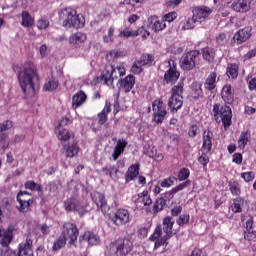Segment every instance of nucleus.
<instances>
[{
	"mask_svg": "<svg viewBox=\"0 0 256 256\" xmlns=\"http://www.w3.org/2000/svg\"><path fill=\"white\" fill-rule=\"evenodd\" d=\"M217 72H211L204 82V89L213 92L217 87Z\"/></svg>",
	"mask_w": 256,
	"mask_h": 256,
	"instance_id": "20",
	"label": "nucleus"
},
{
	"mask_svg": "<svg viewBox=\"0 0 256 256\" xmlns=\"http://www.w3.org/2000/svg\"><path fill=\"white\" fill-rule=\"evenodd\" d=\"M59 87V81L51 78L44 84V91H55Z\"/></svg>",
	"mask_w": 256,
	"mask_h": 256,
	"instance_id": "43",
	"label": "nucleus"
},
{
	"mask_svg": "<svg viewBox=\"0 0 256 256\" xmlns=\"http://www.w3.org/2000/svg\"><path fill=\"white\" fill-rule=\"evenodd\" d=\"M226 75L230 79H237V77H239V65L235 63L228 64Z\"/></svg>",
	"mask_w": 256,
	"mask_h": 256,
	"instance_id": "31",
	"label": "nucleus"
},
{
	"mask_svg": "<svg viewBox=\"0 0 256 256\" xmlns=\"http://www.w3.org/2000/svg\"><path fill=\"white\" fill-rule=\"evenodd\" d=\"M185 83L180 81L171 89V96L168 99V107L171 113H177L183 107V91Z\"/></svg>",
	"mask_w": 256,
	"mask_h": 256,
	"instance_id": "6",
	"label": "nucleus"
},
{
	"mask_svg": "<svg viewBox=\"0 0 256 256\" xmlns=\"http://www.w3.org/2000/svg\"><path fill=\"white\" fill-rule=\"evenodd\" d=\"M6 139L7 135H5V133H0V155H3V153H5V149L8 147Z\"/></svg>",
	"mask_w": 256,
	"mask_h": 256,
	"instance_id": "48",
	"label": "nucleus"
},
{
	"mask_svg": "<svg viewBox=\"0 0 256 256\" xmlns=\"http://www.w3.org/2000/svg\"><path fill=\"white\" fill-rule=\"evenodd\" d=\"M148 21L151 22L152 29H153V31H155V33L159 32V31H163V29H165V27H167V24L165 23V21L159 20L156 16H151L148 19Z\"/></svg>",
	"mask_w": 256,
	"mask_h": 256,
	"instance_id": "23",
	"label": "nucleus"
},
{
	"mask_svg": "<svg viewBox=\"0 0 256 256\" xmlns=\"http://www.w3.org/2000/svg\"><path fill=\"white\" fill-rule=\"evenodd\" d=\"M87 41V34L83 32H76L69 37V43L71 45H81Z\"/></svg>",
	"mask_w": 256,
	"mask_h": 256,
	"instance_id": "22",
	"label": "nucleus"
},
{
	"mask_svg": "<svg viewBox=\"0 0 256 256\" xmlns=\"http://www.w3.org/2000/svg\"><path fill=\"white\" fill-rule=\"evenodd\" d=\"M79 201L75 198H69L64 202V209L65 211L71 212V211H76L77 209V204Z\"/></svg>",
	"mask_w": 256,
	"mask_h": 256,
	"instance_id": "39",
	"label": "nucleus"
},
{
	"mask_svg": "<svg viewBox=\"0 0 256 256\" xmlns=\"http://www.w3.org/2000/svg\"><path fill=\"white\" fill-rule=\"evenodd\" d=\"M0 255L1 256H9L11 255V249L9 246H2V249H0Z\"/></svg>",
	"mask_w": 256,
	"mask_h": 256,
	"instance_id": "64",
	"label": "nucleus"
},
{
	"mask_svg": "<svg viewBox=\"0 0 256 256\" xmlns=\"http://www.w3.org/2000/svg\"><path fill=\"white\" fill-rule=\"evenodd\" d=\"M110 71L106 70V72L102 75V79H103L104 83L108 86L113 85V72L115 71V69H113V67H111Z\"/></svg>",
	"mask_w": 256,
	"mask_h": 256,
	"instance_id": "42",
	"label": "nucleus"
},
{
	"mask_svg": "<svg viewBox=\"0 0 256 256\" xmlns=\"http://www.w3.org/2000/svg\"><path fill=\"white\" fill-rule=\"evenodd\" d=\"M152 111H153V121L158 125L165 121V117L167 116V108L163 103V99H156L152 103Z\"/></svg>",
	"mask_w": 256,
	"mask_h": 256,
	"instance_id": "9",
	"label": "nucleus"
},
{
	"mask_svg": "<svg viewBox=\"0 0 256 256\" xmlns=\"http://www.w3.org/2000/svg\"><path fill=\"white\" fill-rule=\"evenodd\" d=\"M92 201L97 205L98 209L101 210L103 215L107 214L109 211V205L107 204V200L105 199V195L99 192H94L92 195Z\"/></svg>",
	"mask_w": 256,
	"mask_h": 256,
	"instance_id": "15",
	"label": "nucleus"
},
{
	"mask_svg": "<svg viewBox=\"0 0 256 256\" xmlns=\"http://www.w3.org/2000/svg\"><path fill=\"white\" fill-rule=\"evenodd\" d=\"M231 8L236 13H247L251 11V3L249 2V0L234 1L231 5Z\"/></svg>",
	"mask_w": 256,
	"mask_h": 256,
	"instance_id": "17",
	"label": "nucleus"
},
{
	"mask_svg": "<svg viewBox=\"0 0 256 256\" xmlns=\"http://www.w3.org/2000/svg\"><path fill=\"white\" fill-rule=\"evenodd\" d=\"M132 201L136 206V209H143L144 207H149L152 205L153 200L151 199V195H149L148 190H144L134 196H132Z\"/></svg>",
	"mask_w": 256,
	"mask_h": 256,
	"instance_id": "13",
	"label": "nucleus"
},
{
	"mask_svg": "<svg viewBox=\"0 0 256 256\" xmlns=\"http://www.w3.org/2000/svg\"><path fill=\"white\" fill-rule=\"evenodd\" d=\"M189 185H191V180H187L184 183L179 184L170 191L165 192L164 196L157 198L152 207L153 214L157 215V213H161V211L167 207V203H169V201L175 197V193L183 191V189H185V187H189Z\"/></svg>",
	"mask_w": 256,
	"mask_h": 256,
	"instance_id": "3",
	"label": "nucleus"
},
{
	"mask_svg": "<svg viewBox=\"0 0 256 256\" xmlns=\"http://www.w3.org/2000/svg\"><path fill=\"white\" fill-rule=\"evenodd\" d=\"M114 33H115V29L109 28L108 35L103 37L104 43H112Z\"/></svg>",
	"mask_w": 256,
	"mask_h": 256,
	"instance_id": "56",
	"label": "nucleus"
},
{
	"mask_svg": "<svg viewBox=\"0 0 256 256\" xmlns=\"http://www.w3.org/2000/svg\"><path fill=\"white\" fill-rule=\"evenodd\" d=\"M173 225H175V221L171 216H166L162 220V225L158 224L150 236V241H155V249H159V247L163 245H169L167 241L173 237Z\"/></svg>",
	"mask_w": 256,
	"mask_h": 256,
	"instance_id": "2",
	"label": "nucleus"
},
{
	"mask_svg": "<svg viewBox=\"0 0 256 256\" xmlns=\"http://www.w3.org/2000/svg\"><path fill=\"white\" fill-rule=\"evenodd\" d=\"M1 237L2 239L0 240V245H2V247H9L11 241H13V229L9 227L2 233Z\"/></svg>",
	"mask_w": 256,
	"mask_h": 256,
	"instance_id": "26",
	"label": "nucleus"
},
{
	"mask_svg": "<svg viewBox=\"0 0 256 256\" xmlns=\"http://www.w3.org/2000/svg\"><path fill=\"white\" fill-rule=\"evenodd\" d=\"M190 219L191 216H189V214H181L176 220V223L179 227H184V225H189Z\"/></svg>",
	"mask_w": 256,
	"mask_h": 256,
	"instance_id": "46",
	"label": "nucleus"
},
{
	"mask_svg": "<svg viewBox=\"0 0 256 256\" xmlns=\"http://www.w3.org/2000/svg\"><path fill=\"white\" fill-rule=\"evenodd\" d=\"M251 31H253V29L249 26L239 29L231 39L232 47H234V45H243V43H247V41L251 39Z\"/></svg>",
	"mask_w": 256,
	"mask_h": 256,
	"instance_id": "11",
	"label": "nucleus"
},
{
	"mask_svg": "<svg viewBox=\"0 0 256 256\" xmlns=\"http://www.w3.org/2000/svg\"><path fill=\"white\" fill-rule=\"evenodd\" d=\"M221 97L225 103L231 105L235 99V91L231 85L227 84L222 88Z\"/></svg>",
	"mask_w": 256,
	"mask_h": 256,
	"instance_id": "18",
	"label": "nucleus"
},
{
	"mask_svg": "<svg viewBox=\"0 0 256 256\" xmlns=\"http://www.w3.org/2000/svg\"><path fill=\"white\" fill-rule=\"evenodd\" d=\"M201 53L204 61H207V63H213V61H215L217 55L215 48L206 46L201 49Z\"/></svg>",
	"mask_w": 256,
	"mask_h": 256,
	"instance_id": "21",
	"label": "nucleus"
},
{
	"mask_svg": "<svg viewBox=\"0 0 256 256\" xmlns=\"http://www.w3.org/2000/svg\"><path fill=\"white\" fill-rule=\"evenodd\" d=\"M202 85L198 82H194L192 84V96L193 99H202L203 97V88H201Z\"/></svg>",
	"mask_w": 256,
	"mask_h": 256,
	"instance_id": "38",
	"label": "nucleus"
},
{
	"mask_svg": "<svg viewBox=\"0 0 256 256\" xmlns=\"http://www.w3.org/2000/svg\"><path fill=\"white\" fill-rule=\"evenodd\" d=\"M244 205H245V199L241 197L235 198L232 204L233 213H242Z\"/></svg>",
	"mask_w": 256,
	"mask_h": 256,
	"instance_id": "36",
	"label": "nucleus"
},
{
	"mask_svg": "<svg viewBox=\"0 0 256 256\" xmlns=\"http://www.w3.org/2000/svg\"><path fill=\"white\" fill-rule=\"evenodd\" d=\"M11 127H13V122H11L10 120H6L5 122H3V124H0V133L11 129Z\"/></svg>",
	"mask_w": 256,
	"mask_h": 256,
	"instance_id": "59",
	"label": "nucleus"
},
{
	"mask_svg": "<svg viewBox=\"0 0 256 256\" xmlns=\"http://www.w3.org/2000/svg\"><path fill=\"white\" fill-rule=\"evenodd\" d=\"M137 61L142 67H151L153 61H155V57L152 54H142Z\"/></svg>",
	"mask_w": 256,
	"mask_h": 256,
	"instance_id": "33",
	"label": "nucleus"
},
{
	"mask_svg": "<svg viewBox=\"0 0 256 256\" xmlns=\"http://www.w3.org/2000/svg\"><path fill=\"white\" fill-rule=\"evenodd\" d=\"M211 13H213V10L207 6H197L192 10L193 17L199 24L205 23Z\"/></svg>",
	"mask_w": 256,
	"mask_h": 256,
	"instance_id": "14",
	"label": "nucleus"
},
{
	"mask_svg": "<svg viewBox=\"0 0 256 256\" xmlns=\"http://www.w3.org/2000/svg\"><path fill=\"white\" fill-rule=\"evenodd\" d=\"M241 177L246 183H251V181H253V179H255V172H253V171L244 172L241 174Z\"/></svg>",
	"mask_w": 256,
	"mask_h": 256,
	"instance_id": "52",
	"label": "nucleus"
},
{
	"mask_svg": "<svg viewBox=\"0 0 256 256\" xmlns=\"http://www.w3.org/2000/svg\"><path fill=\"white\" fill-rule=\"evenodd\" d=\"M31 205H33L31 198L28 200L19 198V206H17V209L20 213H28V211H31Z\"/></svg>",
	"mask_w": 256,
	"mask_h": 256,
	"instance_id": "29",
	"label": "nucleus"
},
{
	"mask_svg": "<svg viewBox=\"0 0 256 256\" xmlns=\"http://www.w3.org/2000/svg\"><path fill=\"white\" fill-rule=\"evenodd\" d=\"M83 241H87L89 245H99L100 238L93 232H85L82 236Z\"/></svg>",
	"mask_w": 256,
	"mask_h": 256,
	"instance_id": "30",
	"label": "nucleus"
},
{
	"mask_svg": "<svg viewBox=\"0 0 256 256\" xmlns=\"http://www.w3.org/2000/svg\"><path fill=\"white\" fill-rule=\"evenodd\" d=\"M130 71L134 75H141L143 73V65L138 60H135Z\"/></svg>",
	"mask_w": 256,
	"mask_h": 256,
	"instance_id": "45",
	"label": "nucleus"
},
{
	"mask_svg": "<svg viewBox=\"0 0 256 256\" xmlns=\"http://www.w3.org/2000/svg\"><path fill=\"white\" fill-rule=\"evenodd\" d=\"M137 19H139V16L136 14H132L129 17V23H130L129 37H137L138 35H140V33H143V27H139L138 29L133 30V23H135Z\"/></svg>",
	"mask_w": 256,
	"mask_h": 256,
	"instance_id": "28",
	"label": "nucleus"
},
{
	"mask_svg": "<svg viewBox=\"0 0 256 256\" xmlns=\"http://www.w3.org/2000/svg\"><path fill=\"white\" fill-rule=\"evenodd\" d=\"M78 235H79V230H77V225L70 222H66L63 225L62 236L64 240L68 241L69 245H73V243L77 241Z\"/></svg>",
	"mask_w": 256,
	"mask_h": 256,
	"instance_id": "12",
	"label": "nucleus"
},
{
	"mask_svg": "<svg viewBox=\"0 0 256 256\" xmlns=\"http://www.w3.org/2000/svg\"><path fill=\"white\" fill-rule=\"evenodd\" d=\"M214 121L216 123H222L224 129H229V126L233 124V111L230 106L216 103L212 109Z\"/></svg>",
	"mask_w": 256,
	"mask_h": 256,
	"instance_id": "4",
	"label": "nucleus"
},
{
	"mask_svg": "<svg viewBox=\"0 0 256 256\" xmlns=\"http://www.w3.org/2000/svg\"><path fill=\"white\" fill-rule=\"evenodd\" d=\"M200 56L201 51L199 50H190L184 53L180 58L181 69H183V71H193Z\"/></svg>",
	"mask_w": 256,
	"mask_h": 256,
	"instance_id": "8",
	"label": "nucleus"
},
{
	"mask_svg": "<svg viewBox=\"0 0 256 256\" xmlns=\"http://www.w3.org/2000/svg\"><path fill=\"white\" fill-rule=\"evenodd\" d=\"M177 19V12H169L168 14L164 15L162 21H167L168 23H173Z\"/></svg>",
	"mask_w": 256,
	"mask_h": 256,
	"instance_id": "53",
	"label": "nucleus"
},
{
	"mask_svg": "<svg viewBox=\"0 0 256 256\" xmlns=\"http://www.w3.org/2000/svg\"><path fill=\"white\" fill-rule=\"evenodd\" d=\"M228 187H229L230 193L234 197H239V195H241V186H239V182H237L235 180H230L228 182Z\"/></svg>",
	"mask_w": 256,
	"mask_h": 256,
	"instance_id": "35",
	"label": "nucleus"
},
{
	"mask_svg": "<svg viewBox=\"0 0 256 256\" xmlns=\"http://www.w3.org/2000/svg\"><path fill=\"white\" fill-rule=\"evenodd\" d=\"M196 23H199V22H197V21L195 20V16H192V18H187V19L184 21L183 25H182V29H183L184 31H187V30H189V29H194Z\"/></svg>",
	"mask_w": 256,
	"mask_h": 256,
	"instance_id": "44",
	"label": "nucleus"
},
{
	"mask_svg": "<svg viewBox=\"0 0 256 256\" xmlns=\"http://www.w3.org/2000/svg\"><path fill=\"white\" fill-rule=\"evenodd\" d=\"M202 155L198 158V162L203 167H207L209 165V156L208 153H211V149H213V132L211 130H204L202 134Z\"/></svg>",
	"mask_w": 256,
	"mask_h": 256,
	"instance_id": "7",
	"label": "nucleus"
},
{
	"mask_svg": "<svg viewBox=\"0 0 256 256\" xmlns=\"http://www.w3.org/2000/svg\"><path fill=\"white\" fill-rule=\"evenodd\" d=\"M57 129H58L57 137L62 143L69 141V139L73 137V134L69 132V130L65 128H57Z\"/></svg>",
	"mask_w": 256,
	"mask_h": 256,
	"instance_id": "37",
	"label": "nucleus"
},
{
	"mask_svg": "<svg viewBox=\"0 0 256 256\" xmlns=\"http://www.w3.org/2000/svg\"><path fill=\"white\" fill-rule=\"evenodd\" d=\"M111 113V102L106 101L104 109L98 114L99 125H105L107 123V115Z\"/></svg>",
	"mask_w": 256,
	"mask_h": 256,
	"instance_id": "25",
	"label": "nucleus"
},
{
	"mask_svg": "<svg viewBox=\"0 0 256 256\" xmlns=\"http://www.w3.org/2000/svg\"><path fill=\"white\" fill-rule=\"evenodd\" d=\"M59 19L62 22V25L66 29H81L85 25V20H81L77 12L72 8H65L59 12Z\"/></svg>",
	"mask_w": 256,
	"mask_h": 256,
	"instance_id": "5",
	"label": "nucleus"
},
{
	"mask_svg": "<svg viewBox=\"0 0 256 256\" xmlns=\"http://www.w3.org/2000/svg\"><path fill=\"white\" fill-rule=\"evenodd\" d=\"M38 29H47L49 27V20L47 19H40L37 21Z\"/></svg>",
	"mask_w": 256,
	"mask_h": 256,
	"instance_id": "62",
	"label": "nucleus"
},
{
	"mask_svg": "<svg viewBox=\"0 0 256 256\" xmlns=\"http://www.w3.org/2000/svg\"><path fill=\"white\" fill-rule=\"evenodd\" d=\"M175 179H176L175 177L165 178L164 180L159 182V185L160 187H163V188L172 187L173 183H175Z\"/></svg>",
	"mask_w": 256,
	"mask_h": 256,
	"instance_id": "49",
	"label": "nucleus"
},
{
	"mask_svg": "<svg viewBox=\"0 0 256 256\" xmlns=\"http://www.w3.org/2000/svg\"><path fill=\"white\" fill-rule=\"evenodd\" d=\"M125 147H127V141L118 140L117 144L114 148V152L112 153V158L114 161H117L119 157L121 156V153L125 151Z\"/></svg>",
	"mask_w": 256,
	"mask_h": 256,
	"instance_id": "27",
	"label": "nucleus"
},
{
	"mask_svg": "<svg viewBox=\"0 0 256 256\" xmlns=\"http://www.w3.org/2000/svg\"><path fill=\"white\" fill-rule=\"evenodd\" d=\"M233 163H236V165H241L243 163V154L242 153H235L232 156Z\"/></svg>",
	"mask_w": 256,
	"mask_h": 256,
	"instance_id": "58",
	"label": "nucleus"
},
{
	"mask_svg": "<svg viewBox=\"0 0 256 256\" xmlns=\"http://www.w3.org/2000/svg\"><path fill=\"white\" fill-rule=\"evenodd\" d=\"M199 134V126L197 124L192 125L188 130L189 137H197Z\"/></svg>",
	"mask_w": 256,
	"mask_h": 256,
	"instance_id": "55",
	"label": "nucleus"
},
{
	"mask_svg": "<svg viewBox=\"0 0 256 256\" xmlns=\"http://www.w3.org/2000/svg\"><path fill=\"white\" fill-rule=\"evenodd\" d=\"M33 241L26 240L24 244L18 247L17 256H33Z\"/></svg>",
	"mask_w": 256,
	"mask_h": 256,
	"instance_id": "19",
	"label": "nucleus"
},
{
	"mask_svg": "<svg viewBox=\"0 0 256 256\" xmlns=\"http://www.w3.org/2000/svg\"><path fill=\"white\" fill-rule=\"evenodd\" d=\"M141 165L139 163L137 164H132L129 167V179L130 181H134V179H137L139 177V170H140Z\"/></svg>",
	"mask_w": 256,
	"mask_h": 256,
	"instance_id": "40",
	"label": "nucleus"
},
{
	"mask_svg": "<svg viewBox=\"0 0 256 256\" xmlns=\"http://www.w3.org/2000/svg\"><path fill=\"white\" fill-rule=\"evenodd\" d=\"M119 57V52L117 50H112L106 55L107 61H115Z\"/></svg>",
	"mask_w": 256,
	"mask_h": 256,
	"instance_id": "61",
	"label": "nucleus"
},
{
	"mask_svg": "<svg viewBox=\"0 0 256 256\" xmlns=\"http://www.w3.org/2000/svg\"><path fill=\"white\" fill-rule=\"evenodd\" d=\"M19 199H24V201H29V199H31V194H29V192L27 191H20L17 195V201L19 203Z\"/></svg>",
	"mask_w": 256,
	"mask_h": 256,
	"instance_id": "60",
	"label": "nucleus"
},
{
	"mask_svg": "<svg viewBox=\"0 0 256 256\" xmlns=\"http://www.w3.org/2000/svg\"><path fill=\"white\" fill-rule=\"evenodd\" d=\"M169 69L164 74V82L166 85H175L177 81H179V77H181V72L177 70V64L175 61H168Z\"/></svg>",
	"mask_w": 256,
	"mask_h": 256,
	"instance_id": "10",
	"label": "nucleus"
},
{
	"mask_svg": "<svg viewBox=\"0 0 256 256\" xmlns=\"http://www.w3.org/2000/svg\"><path fill=\"white\" fill-rule=\"evenodd\" d=\"M182 211H183V206L176 205L171 209V215H172V217H178V215H181Z\"/></svg>",
	"mask_w": 256,
	"mask_h": 256,
	"instance_id": "57",
	"label": "nucleus"
},
{
	"mask_svg": "<svg viewBox=\"0 0 256 256\" xmlns=\"http://www.w3.org/2000/svg\"><path fill=\"white\" fill-rule=\"evenodd\" d=\"M119 91L122 93H129V76H126L124 79L118 81Z\"/></svg>",
	"mask_w": 256,
	"mask_h": 256,
	"instance_id": "41",
	"label": "nucleus"
},
{
	"mask_svg": "<svg viewBox=\"0 0 256 256\" xmlns=\"http://www.w3.org/2000/svg\"><path fill=\"white\" fill-rule=\"evenodd\" d=\"M66 157L73 158L79 153V146L76 143L64 145L63 147Z\"/></svg>",
	"mask_w": 256,
	"mask_h": 256,
	"instance_id": "32",
	"label": "nucleus"
},
{
	"mask_svg": "<svg viewBox=\"0 0 256 256\" xmlns=\"http://www.w3.org/2000/svg\"><path fill=\"white\" fill-rule=\"evenodd\" d=\"M65 243H67V240L64 238H58V240L56 242H54L53 245V251H59V249H63V247H65Z\"/></svg>",
	"mask_w": 256,
	"mask_h": 256,
	"instance_id": "50",
	"label": "nucleus"
},
{
	"mask_svg": "<svg viewBox=\"0 0 256 256\" xmlns=\"http://www.w3.org/2000/svg\"><path fill=\"white\" fill-rule=\"evenodd\" d=\"M114 225H125L129 222V211L125 209H119L114 217L111 218Z\"/></svg>",
	"mask_w": 256,
	"mask_h": 256,
	"instance_id": "16",
	"label": "nucleus"
},
{
	"mask_svg": "<svg viewBox=\"0 0 256 256\" xmlns=\"http://www.w3.org/2000/svg\"><path fill=\"white\" fill-rule=\"evenodd\" d=\"M189 175H191L189 168H182L178 172V181H186V179H189Z\"/></svg>",
	"mask_w": 256,
	"mask_h": 256,
	"instance_id": "47",
	"label": "nucleus"
},
{
	"mask_svg": "<svg viewBox=\"0 0 256 256\" xmlns=\"http://www.w3.org/2000/svg\"><path fill=\"white\" fill-rule=\"evenodd\" d=\"M19 85L25 95H35L39 89V75L35 64L28 61L24 64L23 69L18 72Z\"/></svg>",
	"mask_w": 256,
	"mask_h": 256,
	"instance_id": "1",
	"label": "nucleus"
},
{
	"mask_svg": "<svg viewBox=\"0 0 256 256\" xmlns=\"http://www.w3.org/2000/svg\"><path fill=\"white\" fill-rule=\"evenodd\" d=\"M87 100V94L85 92L80 91L76 93L72 98V107L73 109H77V107H81L83 103Z\"/></svg>",
	"mask_w": 256,
	"mask_h": 256,
	"instance_id": "24",
	"label": "nucleus"
},
{
	"mask_svg": "<svg viewBox=\"0 0 256 256\" xmlns=\"http://www.w3.org/2000/svg\"><path fill=\"white\" fill-rule=\"evenodd\" d=\"M217 45L223 46L227 43V35L225 33H220L216 36Z\"/></svg>",
	"mask_w": 256,
	"mask_h": 256,
	"instance_id": "54",
	"label": "nucleus"
},
{
	"mask_svg": "<svg viewBox=\"0 0 256 256\" xmlns=\"http://www.w3.org/2000/svg\"><path fill=\"white\" fill-rule=\"evenodd\" d=\"M21 17H22V22H21L22 27H33L35 20L31 16V14H29V12L23 11L21 14Z\"/></svg>",
	"mask_w": 256,
	"mask_h": 256,
	"instance_id": "34",
	"label": "nucleus"
},
{
	"mask_svg": "<svg viewBox=\"0 0 256 256\" xmlns=\"http://www.w3.org/2000/svg\"><path fill=\"white\" fill-rule=\"evenodd\" d=\"M249 143V138L247 137V134L243 133L241 134L239 140H238V147L240 149H245V146Z\"/></svg>",
	"mask_w": 256,
	"mask_h": 256,
	"instance_id": "51",
	"label": "nucleus"
},
{
	"mask_svg": "<svg viewBox=\"0 0 256 256\" xmlns=\"http://www.w3.org/2000/svg\"><path fill=\"white\" fill-rule=\"evenodd\" d=\"M129 253V250L125 248L124 245H120L117 247L116 254L120 256H125Z\"/></svg>",
	"mask_w": 256,
	"mask_h": 256,
	"instance_id": "63",
	"label": "nucleus"
}]
</instances>
